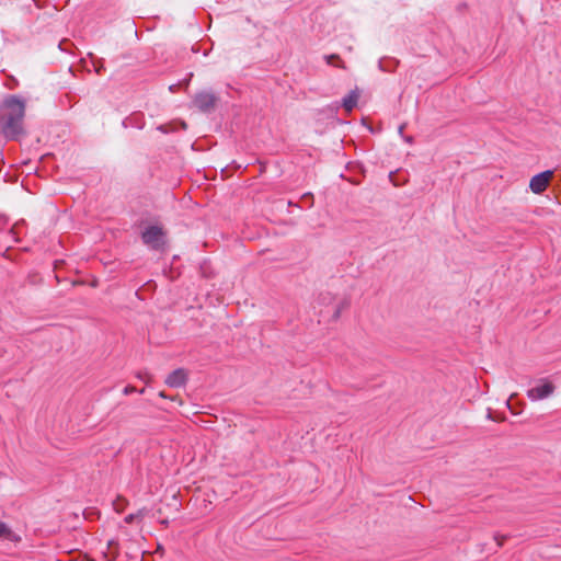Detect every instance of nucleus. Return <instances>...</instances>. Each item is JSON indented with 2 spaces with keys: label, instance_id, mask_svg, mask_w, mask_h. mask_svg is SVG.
Instances as JSON below:
<instances>
[{
  "label": "nucleus",
  "instance_id": "1",
  "mask_svg": "<svg viewBox=\"0 0 561 561\" xmlns=\"http://www.w3.org/2000/svg\"><path fill=\"white\" fill-rule=\"evenodd\" d=\"M25 102L16 95L8 96L0 106V133L7 139H16L23 133Z\"/></svg>",
  "mask_w": 561,
  "mask_h": 561
},
{
  "label": "nucleus",
  "instance_id": "2",
  "mask_svg": "<svg viewBox=\"0 0 561 561\" xmlns=\"http://www.w3.org/2000/svg\"><path fill=\"white\" fill-rule=\"evenodd\" d=\"M141 239L152 250H162L165 245V232L159 226L146 228L141 233Z\"/></svg>",
  "mask_w": 561,
  "mask_h": 561
},
{
  "label": "nucleus",
  "instance_id": "3",
  "mask_svg": "<svg viewBox=\"0 0 561 561\" xmlns=\"http://www.w3.org/2000/svg\"><path fill=\"white\" fill-rule=\"evenodd\" d=\"M554 172L546 170L541 173L534 175L529 182V188L534 194H542L549 186Z\"/></svg>",
  "mask_w": 561,
  "mask_h": 561
},
{
  "label": "nucleus",
  "instance_id": "4",
  "mask_svg": "<svg viewBox=\"0 0 561 561\" xmlns=\"http://www.w3.org/2000/svg\"><path fill=\"white\" fill-rule=\"evenodd\" d=\"M217 102V96L213 92L203 91L197 93L193 99V105L202 112L211 111Z\"/></svg>",
  "mask_w": 561,
  "mask_h": 561
},
{
  "label": "nucleus",
  "instance_id": "5",
  "mask_svg": "<svg viewBox=\"0 0 561 561\" xmlns=\"http://www.w3.org/2000/svg\"><path fill=\"white\" fill-rule=\"evenodd\" d=\"M554 391V386L550 381H545L541 386L534 387L527 391V397L531 401L542 400L551 396Z\"/></svg>",
  "mask_w": 561,
  "mask_h": 561
},
{
  "label": "nucleus",
  "instance_id": "6",
  "mask_svg": "<svg viewBox=\"0 0 561 561\" xmlns=\"http://www.w3.org/2000/svg\"><path fill=\"white\" fill-rule=\"evenodd\" d=\"M187 381V373L184 368H178L168 375L165 383L171 388L183 387Z\"/></svg>",
  "mask_w": 561,
  "mask_h": 561
},
{
  "label": "nucleus",
  "instance_id": "7",
  "mask_svg": "<svg viewBox=\"0 0 561 561\" xmlns=\"http://www.w3.org/2000/svg\"><path fill=\"white\" fill-rule=\"evenodd\" d=\"M359 99V93L357 90L351 91L345 98L342 100V105L347 113H351L357 105Z\"/></svg>",
  "mask_w": 561,
  "mask_h": 561
},
{
  "label": "nucleus",
  "instance_id": "8",
  "mask_svg": "<svg viewBox=\"0 0 561 561\" xmlns=\"http://www.w3.org/2000/svg\"><path fill=\"white\" fill-rule=\"evenodd\" d=\"M0 538L8 539L10 541H19L20 537L12 531V529L0 520Z\"/></svg>",
  "mask_w": 561,
  "mask_h": 561
},
{
  "label": "nucleus",
  "instance_id": "9",
  "mask_svg": "<svg viewBox=\"0 0 561 561\" xmlns=\"http://www.w3.org/2000/svg\"><path fill=\"white\" fill-rule=\"evenodd\" d=\"M324 58H325L328 65H333L335 67L345 69L344 61L340 58L339 55H336V54L327 55Z\"/></svg>",
  "mask_w": 561,
  "mask_h": 561
},
{
  "label": "nucleus",
  "instance_id": "10",
  "mask_svg": "<svg viewBox=\"0 0 561 561\" xmlns=\"http://www.w3.org/2000/svg\"><path fill=\"white\" fill-rule=\"evenodd\" d=\"M137 378L149 385L152 381V376L148 371H139Z\"/></svg>",
  "mask_w": 561,
  "mask_h": 561
},
{
  "label": "nucleus",
  "instance_id": "11",
  "mask_svg": "<svg viewBox=\"0 0 561 561\" xmlns=\"http://www.w3.org/2000/svg\"><path fill=\"white\" fill-rule=\"evenodd\" d=\"M124 505H125V500H124V499L118 497V499L114 502V508H115L117 512H121V511L124 508Z\"/></svg>",
  "mask_w": 561,
  "mask_h": 561
},
{
  "label": "nucleus",
  "instance_id": "12",
  "mask_svg": "<svg viewBox=\"0 0 561 561\" xmlns=\"http://www.w3.org/2000/svg\"><path fill=\"white\" fill-rule=\"evenodd\" d=\"M494 540L496 541L499 547H502L504 541L506 540V536L496 534L494 536Z\"/></svg>",
  "mask_w": 561,
  "mask_h": 561
},
{
  "label": "nucleus",
  "instance_id": "13",
  "mask_svg": "<svg viewBox=\"0 0 561 561\" xmlns=\"http://www.w3.org/2000/svg\"><path fill=\"white\" fill-rule=\"evenodd\" d=\"M148 513L147 508H140L137 513H134L138 520H141Z\"/></svg>",
  "mask_w": 561,
  "mask_h": 561
},
{
  "label": "nucleus",
  "instance_id": "14",
  "mask_svg": "<svg viewBox=\"0 0 561 561\" xmlns=\"http://www.w3.org/2000/svg\"><path fill=\"white\" fill-rule=\"evenodd\" d=\"M135 391H136V388L134 386L128 385L124 388L123 393L128 396Z\"/></svg>",
  "mask_w": 561,
  "mask_h": 561
},
{
  "label": "nucleus",
  "instance_id": "15",
  "mask_svg": "<svg viewBox=\"0 0 561 561\" xmlns=\"http://www.w3.org/2000/svg\"><path fill=\"white\" fill-rule=\"evenodd\" d=\"M125 523L126 524H131L134 523L135 520H138L135 516V514H128L126 517H125Z\"/></svg>",
  "mask_w": 561,
  "mask_h": 561
},
{
  "label": "nucleus",
  "instance_id": "16",
  "mask_svg": "<svg viewBox=\"0 0 561 561\" xmlns=\"http://www.w3.org/2000/svg\"><path fill=\"white\" fill-rule=\"evenodd\" d=\"M102 68H103V66H102V65H100V66H95V71H96L98 73H100Z\"/></svg>",
  "mask_w": 561,
  "mask_h": 561
},
{
  "label": "nucleus",
  "instance_id": "17",
  "mask_svg": "<svg viewBox=\"0 0 561 561\" xmlns=\"http://www.w3.org/2000/svg\"><path fill=\"white\" fill-rule=\"evenodd\" d=\"M174 89H175V85H171V87H170V90H171L172 92L174 91Z\"/></svg>",
  "mask_w": 561,
  "mask_h": 561
},
{
  "label": "nucleus",
  "instance_id": "18",
  "mask_svg": "<svg viewBox=\"0 0 561 561\" xmlns=\"http://www.w3.org/2000/svg\"><path fill=\"white\" fill-rule=\"evenodd\" d=\"M159 396L162 397V398L165 397L163 391H161Z\"/></svg>",
  "mask_w": 561,
  "mask_h": 561
}]
</instances>
